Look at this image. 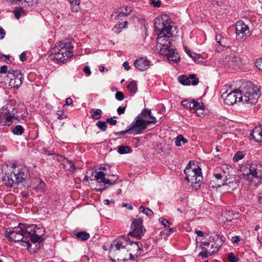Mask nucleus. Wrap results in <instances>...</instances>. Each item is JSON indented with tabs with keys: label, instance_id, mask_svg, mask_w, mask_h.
<instances>
[{
	"label": "nucleus",
	"instance_id": "1",
	"mask_svg": "<svg viewBox=\"0 0 262 262\" xmlns=\"http://www.w3.org/2000/svg\"><path fill=\"white\" fill-rule=\"evenodd\" d=\"M43 228H37L34 225L19 223L17 225V245L26 247L31 253H35L39 248L37 242L42 241Z\"/></svg>",
	"mask_w": 262,
	"mask_h": 262
},
{
	"label": "nucleus",
	"instance_id": "2",
	"mask_svg": "<svg viewBox=\"0 0 262 262\" xmlns=\"http://www.w3.org/2000/svg\"><path fill=\"white\" fill-rule=\"evenodd\" d=\"M155 29L158 34L157 43L160 48L159 52L168 50L171 47L169 38L173 36L176 28L169 19L167 15H161L155 20Z\"/></svg>",
	"mask_w": 262,
	"mask_h": 262
},
{
	"label": "nucleus",
	"instance_id": "3",
	"mask_svg": "<svg viewBox=\"0 0 262 262\" xmlns=\"http://www.w3.org/2000/svg\"><path fill=\"white\" fill-rule=\"evenodd\" d=\"M156 118L151 115V110L144 109L139 114L129 125L130 134L139 135L147 128L150 124H156Z\"/></svg>",
	"mask_w": 262,
	"mask_h": 262
},
{
	"label": "nucleus",
	"instance_id": "4",
	"mask_svg": "<svg viewBox=\"0 0 262 262\" xmlns=\"http://www.w3.org/2000/svg\"><path fill=\"white\" fill-rule=\"evenodd\" d=\"M73 49L71 42L59 41L51 50V58L58 63H66L73 56Z\"/></svg>",
	"mask_w": 262,
	"mask_h": 262
},
{
	"label": "nucleus",
	"instance_id": "5",
	"mask_svg": "<svg viewBox=\"0 0 262 262\" xmlns=\"http://www.w3.org/2000/svg\"><path fill=\"white\" fill-rule=\"evenodd\" d=\"M239 102L247 105L255 104L260 96L259 88L251 82H244L240 86Z\"/></svg>",
	"mask_w": 262,
	"mask_h": 262
},
{
	"label": "nucleus",
	"instance_id": "6",
	"mask_svg": "<svg viewBox=\"0 0 262 262\" xmlns=\"http://www.w3.org/2000/svg\"><path fill=\"white\" fill-rule=\"evenodd\" d=\"M184 173L186 175L185 180L190 183V187L192 190H197L201 185L203 180L201 168L194 163L192 165L188 163Z\"/></svg>",
	"mask_w": 262,
	"mask_h": 262
},
{
	"label": "nucleus",
	"instance_id": "7",
	"mask_svg": "<svg viewBox=\"0 0 262 262\" xmlns=\"http://www.w3.org/2000/svg\"><path fill=\"white\" fill-rule=\"evenodd\" d=\"M244 179L252 182L257 179L259 183L262 179V162H254L247 164V166H242L240 168Z\"/></svg>",
	"mask_w": 262,
	"mask_h": 262
},
{
	"label": "nucleus",
	"instance_id": "8",
	"mask_svg": "<svg viewBox=\"0 0 262 262\" xmlns=\"http://www.w3.org/2000/svg\"><path fill=\"white\" fill-rule=\"evenodd\" d=\"M17 171V186H23L25 188H28L32 186L29 181V171L26 166H20Z\"/></svg>",
	"mask_w": 262,
	"mask_h": 262
},
{
	"label": "nucleus",
	"instance_id": "9",
	"mask_svg": "<svg viewBox=\"0 0 262 262\" xmlns=\"http://www.w3.org/2000/svg\"><path fill=\"white\" fill-rule=\"evenodd\" d=\"M235 34L237 39H245L251 35L249 26L242 20L237 21L235 24Z\"/></svg>",
	"mask_w": 262,
	"mask_h": 262
},
{
	"label": "nucleus",
	"instance_id": "10",
	"mask_svg": "<svg viewBox=\"0 0 262 262\" xmlns=\"http://www.w3.org/2000/svg\"><path fill=\"white\" fill-rule=\"evenodd\" d=\"M241 95L240 93V86L238 89H235L230 91L229 93L225 92L222 95V97L224 102L229 105H232L236 102L239 101V98Z\"/></svg>",
	"mask_w": 262,
	"mask_h": 262
},
{
	"label": "nucleus",
	"instance_id": "11",
	"mask_svg": "<svg viewBox=\"0 0 262 262\" xmlns=\"http://www.w3.org/2000/svg\"><path fill=\"white\" fill-rule=\"evenodd\" d=\"M132 228L133 229L132 231L129 232L127 236L132 235L141 238L146 231L143 226V220L140 218L134 219L132 223Z\"/></svg>",
	"mask_w": 262,
	"mask_h": 262
},
{
	"label": "nucleus",
	"instance_id": "12",
	"mask_svg": "<svg viewBox=\"0 0 262 262\" xmlns=\"http://www.w3.org/2000/svg\"><path fill=\"white\" fill-rule=\"evenodd\" d=\"M14 114L10 115L9 111L7 107H3L0 109V123L2 125H10L12 123V119L14 118Z\"/></svg>",
	"mask_w": 262,
	"mask_h": 262
},
{
	"label": "nucleus",
	"instance_id": "13",
	"mask_svg": "<svg viewBox=\"0 0 262 262\" xmlns=\"http://www.w3.org/2000/svg\"><path fill=\"white\" fill-rule=\"evenodd\" d=\"M132 11L130 7L122 6L118 10L113 12L111 15V18L116 20L119 19L122 17L128 16Z\"/></svg>",
	"mask_w": 262,
	"mask_h": 262
},
{
	"label": "nucleus",
	"instance_id": "14",
	"mask_svg": "<svg viewBox=\"0 0 262 262\" xmlns=\"http://www.w3.org/2000/svg\"><path fill=\"white\" fill-rule=\"evenodd\" d=\"M127 236H121L119 238L118 242H114L113 244L111 245V251H119L121 249H124L126 247V243H127ZM116 254H119V252L117 251Z\"/></svg>",
	"mask_w": 262,
	"mask_h": 262
},
{
	"label": "nucleus",
	"instance_id": "15",
	"mask_svg": "<svg viewBox=\"0 0 262 262\" xmlns=\"http://www.w3.org/2000/svg\"><path fill=\"white\" fill-rule=\"evenodd\" d=\"M179 82L184 85H188L190 83L196 85L199 83V79L195 78L194 74H190L189 77L185 75L180 76L178 78Z\"/></svg>",
	"mask_w": 262,
	"mask_h": 262
},
{
	"label": "nucleus",
	"instance_id": "16",
	"mask_svg": "<svg viewBox=\"0 0 262 262\" xmlns=\"http://www.w3.org/2000/svg\"><path fill=\"white\" fill-rule=\"evenodd\" d=\"M213 178L217 181V185L218 186H229L232 187H235L236 182L235 180L234 181H229L228 182L226 181V179H224V177L220 172H215Z\"/></svg>",
	"mask_w": 262,
	"mask_h": 262
},
{
	"label": "nucleus",
	"instance_id": "17",
	"mask_svg": "<svg viewBox=\"0 0 262 262\" xmlns=\"http://www.w3.org/2000/svg\"><path fill=\"white\" fill-rule=\"evenodd\" d=\"M223 62L230 68L236 69L240 63V59L239 58L234 56H226L223 59Z\"/></svg>",
	"mask_w": 262,
	"mask_h": 262
},
{
	"label": "nucleus",
	"instance_id": "18",
	"mask_svg": "<svg viewBox=\"0 0 262 262\" xmlns=\"http://www.w3.org/2000/svg\"><path fill=\"white\" fill-rule=\"evenodd\" d=\"M127 243H126V249L127 252L130 251L132 253H134L137 255L139 254V251L141 249L142 244L139 242H134L130 241L128 238L127 239Z\"/></svg>",
	"mask_w": 262,
	"mask_h": 262
},
{
	"label": "nucleus",
	"instance_id": "19",
	"mask_svg": "<svg viewBox=\"0 0 262 262\" xmlns=\"http://www.w3.org/2000/svg\"><path fill=\"white\" fill-rule=\"evenodd\" d=\"M134 64L138 70L143 71L149 68V62L147 59L141 57L136 59L134 61Z\"/></svg>",
	"mask_w": 262,
	"mask_h": 262
},
{
	"label": "nucleus",
	"instance_id": "20",
	"mask_svg": "<svg viewBox=\"0 0 262 262\" xmlns=\"http://www.w3.org/2000/svg\"><path fill=\"white\" fill-rule=\"evenodd\" d=\"M161 54L166 56L169 60L174 61L176 63L180 61V57L178 54L174 52L172 47L168 50L161 51Z\"/></svg>",
	"mask_w": 262,
	"mask_h": 262
},
{
	"label": "nucleus",
	"instance_id": "21",
	"mask_svg": "<svg viewBox=\"0 0 262 262\" xmlns=\"http://www.w3.org/2000/svg\"><path fill=\"white\" fill-rule=\"evenodd\" d=\"M231 167L227 164L223 165L221 166L217 167L215 168L214 172H220L223 177L226 181H228L229 178L230 171Z\"/></svg>",
	"mask_w": 262,
	"mask_h": 262
},
{
	"label": "nucleus",
	"instance_id": "22",
	"mask_svg": "<svg viewBox=\"0 0 262 262\" xmlns=\"http://www.w3.org/2000/svg\"><path fill=\"white\" fill-rule=\"evenodd\" d=\"M2 180L6 186L12 187L16 180V174L14 172H11L10 174L8 173V175L3 177Z\"/></svg>",
	"mask_w": 262,
	"mask_h": 262
},
{
	"label": "nucleus",
	"instance_id": "23",
	"mask_svg": "<svg viewBox=\"0 0 262 262\" xmlns=\"http://www.w3.org/2000/svg\"><path fill=\"white\" fill-rule=\"evenodd\" d=\"M185 51L187 55L191 57L195 63H200L203 62V59L200 54L192 52L186 47H185Z\"/></svg>",
	"mask_w": 262,
	"mask_h": 262
},
{
	"label": "nucleus",
	"instance_id": "24",
	"mask_svg": "<svg viewBox=\"0 0 262 262\" xmlns=\"http://www.w3.org/2000/svg\"><path fill=\"white\" fill-rule=\"evenodd\" d=\"M251 136L256 142L262 143V127H255L253 130Z\"/></svg>",
	"mask_w": 262,
	"mask_h": 262
},
{
	"label": "nucleus",
	"instance_id": "25",
	"mask_svg": "<svg viewBox=\"0 0 262 262\" xmlns=\"http://www.w3.org/2000/svg\"><path fill=\"white\" fill-rule=\"evenodd\" d=\"M216 239H217V241H219V244H217V245H216L215 246V248H214V249L213 250H212V251H210V250L207 251V250H206L204 252H200L199 253V255L201 256H202L203 257H207L212 255L213 253L217 252L218 251L219 249H220L221 246L222 244V241L221 239L219 237H217Z\"/></svg>",
	"mask_w": 262,
	"mask_h": 262
},
{
	"label": "nucleus",
	"instance_id": "26",
	"mask_svg": "<svg viewBox=\"0 0 262 262\" xmlns=\"http://www.w3.org/2000/svg\"><path fill=\"white\" fill-rule=\"evenodd\" d=\"M193 109H194L197 115L201 117L203 116L204 114V111L205 110V106L203 103H200L197 102L196 104H195V107H194Z\"/></svg>",
	"mask_w": 262,
	"mask_h": 262
},
{
	"label": "nucleus",
	"instance_id": "27",
	"mask_svg": "<svg viewBox=\"0 0 262 262\" xmlns=\"http://www.w3.org/2000/svg\"><path fill=\"white\" fill-rule=\"evenodd\" d=\"M71 9L73 12H77L80 9L79 0H68Z\"/></svg>",
	"mask_w": 262,
	"mask_h": 262
},
{
	"label": "nucleus",
	"instance_id": "28",
	"mask_svg": "<svg viewBox=\"0 0 262 262\" xmlns=\"http://www.w3.org/2000/svg\"><path fill=\"white\" fill-rule=\"evenodd\" d=\"M7 77L9 78V85L12 88L16 86L14 71H9Z\"/></svg>",
	"mask_w": 262,
	"mask_h": 262
},
{
	"label": "nucleus",
	"instance_id": "29",
	"mask_svg": "<svg viewBox=\"0 0 262 262\" xmlns=\"http://www.w3.org/2000/svg\"><path fill=\"white\" fill-rule=\"evenodd\" d=\"M6 235L9 241L14 242L16 241V231H15L13 229L12 230L11 229H8L6 232Z\"/></svg>",
	"mask_w": 262,
	"mask_h": 262
},
{
	"label": "nucleus",
	"instance_id": "30",
	"mask_svg": "<svg viewBox=\"0 0 262 262\" xmlns=\"http://www.w3.org/2000/svg\"><path fill=\"white\" fill-rule=\"evenodd\" d=\"M196 102H197V101H196L194 100H185L182 101V104L186 108H188L189 109H193L194 107H195Z\"/></svg>",
	"mask_w": 262,
	"mask_h": 262
},
{
	"label": "nucleus",
	"instance_id": "31",
	"mask_svg": "<svg viewBox=\"0 0 262 262\" xmlns=\"http://www.w3.org/2000/svg\"><path fill=\"white\" fill-rule=\"evenodd\" d=\"M181 142L185 144L188 142V140L184 138L183 135H179L176 138L174 143L176 146H181L182 145Z\"/></svg>",
	"mask_w": 262,
	"mask_h": 262
},
{
	"label": "nucleus",
	"instance_id": "32",
	"mask_svg": "<svg viewBox=\"0 0 262 262\" xmlns=\"http://www.w3.org/2000/svg\"><path fill=\"white\" fill-rule=\"evenodd\" d=\"M246 156V153L244 151H237L233 158V161L234 162H237L238 161L243 159L245 156Z\"/></svg>",
	"mask_w": 262,
	"mask_h": 262
},
{
	"label": "nucleus",
	"instance_id": "33",
	"mask_svg": "<svg viewBox=\"0 0 262 262\" xmlns=\"http://www.w3.org/2000/svg\"><path fill=\"white\" fill-rule=\"evenodd\" d=\"M132 149L128 146H119L118 147V152L120 154H125L130 152Z\"/></svg>",
	"mask_w": 262,
	"mask_h": 262
},
{
	"label": "nucleus",
	"instance_id": "34",
	"mask_svg": "<svg viewBox=\"0 0 262 262\" xmlns=\"http://www.w3.org/2000/svg\"><path fill=\"white\" fill-rule=\"evenodd\" d=\"M101 113L102 111L100 109H97L96 110H92L91 111V113H92V117L93 119L98 120L101 118Z\"/></svg>",
	"mask_w": 262,
	"mask_h": 262
},
{
	"label": "nucleus",
	"instance_id": "35",
	"mask_svg": "<svg viewBox=\"0 0 262 262\" xmlns=\"http://www.w3.org/2000/svg\"><path fill=\"white\" fill-rule=\"evenodd\" d=\"M35 180L36 181V182H38V184L37 185V186L33 187V189L42 190L45 188L46 186V184L42 180L39 179H36Z\"/></svg>",
	"mask_w": 262,
	"mask_h": 262
},
{
	"label": "nucleus",
	"instance_id": "36",
	"mask_svg": "<svg viewBox=\"0 0 262 262\" xmlns=\"http://www.w3.org/2000/svg\"><path fill=\"white\" fill-rule=\"evenodd\" d=\"M75 235L83 241L86 240L90 238V234L84 231L78 232L75 234Z\"/></svg>",
	"mask_w": 262,
	"mask_h": 262
},
{
	"label": "nucleus",
	"instance_id": "37",
	"mask_svg": "<svg viewBox=\"0 0 262 262\" xmlns=\"http://www.w3.org/2000/svg\"><path fill=\"white\" fill-rule=\"evenodd\" d=\"M65 169L70 171L73 172L75 170V168L73 163L67 160L64 164Z\"/></svg>",
	"mask_w": 262,
	"mask_h": 262
},
{
	"label": "nucleus",
	"instance_id": "38",
	"mask_svg": "<svg viewBox=\"0 0 262 262\" xmlns=\"http://www.w3.org/2000/svg\"><path fill=\"white\" fill-rule=\"evenodd\" d=\"M124 25H123L122 23L119 24L118 25H116L113 28V31L116 33H120L121 30H118L120 28H125L127 26L128 23L127 21H125L123 23Z\"/></svg>",
	"mask_w": 262,
	"mask_h": 262
},
{
	"label": "nucleus",
	"instance_id": "39",
	"mask_svg": "<svg viewBox=\"0 0 262 262\" xmlns=\"http://www.w3.org/2000/svg\"><path fill=\"white\" fill-rule=\"evenodd\" d=\"M105 174L102 171H98L96 173L95 175V179L98 183H102L103 179L105 178Z\"/></svg>",
	"mask_w": 262,
	"mask_h": 262
},
{
	"label": "nucleus",
	"instance_id": "40",
	"mask_svg": "<svg viewBox=\"0 0 262 262\" xmlns=\"http://www.w3.org/2000/svg\"><path fill=\"white\" fill-rule=\"evenodd\" d=\"M127 89L130 92L135 93L137 90V83L135 81H132L127 85Z\"/></svg>",
	"mask_w": 262,
	"mask_h": 262
},
{
	"label": "nucleus",
	"instance_id": "41",
	"mask_svg": "<svg viewBox=\"0 0 262 262\" xmlns=\"http://www.w3.org/2000/svg\"><path fill=\"white\" fill-rule=\"evenodd\" d=\"M227 258L230 262H238L239 260L238 256L232 252L228 254Z\"/></svg>",
	"mask_w": 262,
	"mask_h": 262
},
{
	"label": "nucleus",
	"instance_id": "42",
	"mask_svg": "<svg viewBox=\"0 0 262 262\" xmlns=\"http://www.w3.org/2000/svg\"><path fill=\"white\" fill-rule=\"evenodd\" d=\"M139 211L140 212H142L148 216H151L153 214V212L151 210L147 208H144L143 206L140 207Z\"/></svg>",
	"mask_w": 262,
	"mask_h": 262
},
{
	"label": "nucleus",
	"instance_id": "43",
	"mask_svg": "<svg viewBox=\"0 0 262 262\" xmlns=\"http://www.w3.org/2000/svg\"><path fill=\"white\" fill-rule=\"evenodd\" d=\"M113 177H114L115 178V179L113 180H108V179H106L105 178H104L102 181V183L104 184H110V185H114L116 183V181L119 178V176H115V175H113L112 176Z\"/></svg>",
	"mask_w": 262,
	"mask_h": 262
},
{
	"label": "nucleus",
	"instance_id": "44",
	"mask_svg": "<svg viewBox=\"0 0 262 262\" xmlns=\"http://www.w3.org/2000/svg\"><path fill=\"white\" fill-rule=\"evenodd\" d=\"M96 125L99 127L102 131H105L107 127V123L104 121H98L96 123Z\"/></svg>",
	"mask_w": 262,
	"mask_h": 262
},
{
	"label": "nucleus",
	"instance_id": "45",
	"mask_svg": "<svg viewBox=\"0 0 262 262\" xmlns=\"http://www.w3.org/2000/svg\"><path fill=\"white\" fill-rule=\"evenodd\" d=\"M255 65L259 70L262 71V58L257 59L255 61Z\"/></svg>",
	"mask_w": 262,
	"mask_h": 262
},
{
	"label": "nucleus",
	"instance_id": "46",
	"mask_svg": "<svg viewBox=\"0 0 262 262\" xmlns=\"http://www.w3.org/2000/svg\"><path fill=\"white\" fill-rule=\"evenodd\" d=\"M115 98L119 101H122L124 99V97L122 92H117L115 94Z\"/></svg>",
	"mask_w": 262,
	"mask_h": 262
},
{
	"label": "nucleus",
	"instance_id": "47",
	"mask_svg": "<svg viewBox=\"0 0 262 262\" xmlns=\"http://www.w3.org/2000/svg\"><path fill=\"white\" fill-rule=\"evenodd\" d=\"M25 14L26 12L22 7L17 8V19H18L21 15Z\"/></svg>",
	"mask_w": 262,
	"mask_h": 262
},
{
	"label": "nucleus",
	"instance_id": "48",
	"mask_svg": "<svg viewBox=\"0 0 262 262\" xmlns=\"http://www.w3.org/2000/svg\"><path fill=\"white\" fill-rule=\"evenodd\" d=\"M160 222L162 224V225L165 227H169L168 224H169V221L167 220H164L162 218L159 219Z\"/></svg>",
	"mask_w": 262,
	"mask_h": 262
},
{
	"label": "nucleus",
	"instance_id": "49",
	"mask_svg": "<svg viewBox=\"0 0 262 262\" xmlns=\"http://www.w3.org/2000/svg\"><path fill=\"white\" fill-rule=\"evenodd\" d=\"M151 5L155 7H160L161 6V2L160 0L156 1L155 0H150Z\"/></svg>",
	"mask_w": 262,
	"mask_h": 262
},
{
	"label": "nucleus",
	"instance_id": "50",
	"mask_svg": "<svg viewBox=\"0 0 262 262\" xmlns=\"http://www.w3.org/2000/svg\"><path fill=\"white\" fill-rule=\"evenodd\" d=\"M125 108H126L125 106H124V107L119 106L117 108V110L118 114L119 115H121L122 114H123L124 113V112H125Z\"/></svg>",
	"mask_w": 262,
	"mask_h": 262
},
{
	"label": "nucleus",
	"instance_id": "51",
	"mask_svg": "<svg viewBox=\"0 0 262 262\" xmlns=\"http://www.w3.org/2000/svg\"><path fill=\"white\" fill-rule=\"evenodd\" d=\"M231 241L234 244H237L241 241V238L238 236H234L231 237Z\"/></svg>",
	"mask_w": 262,
	"mask_h": 262
},
{
	"label": "nucleus",
	"instance_id": "52",
	"mask_svg": "<svg viewBox=\"0 0 262 262\" xmlns=\"http://www.w3.org/2000/svg\"><path fill=\"white\" fill-rule=\"evenodd\" d=\"M215 181L216 180L212 178V180L210 181V185L211 186V187L213 188H217L221 186H218V185H217V183H215Z\"/></svg>",
	"mask_w": 262,
	"mask_h": 262
},
{
	"label": "nucleus",
	"instance_id": "53",
	"mask_svg": "<svg viewBox=\"0 0 262 262\" xmlns=\"http://www.w3.org/2000/svg\"><path fill=\"white\" fill-rule=\"evenodd\" d=\"M19 59L22 62L25 61L27 59V54L26 52H23L20 55H19Z\"/></svg>",
	"mask_w": 262,
	"mask_h": 262
},
{
	"label": "nucleus",
	"instance_id": "54",
	"mask_svg": "<svg viewBox=\"0 0 262 262\" xmlns=\"http://www.w3.org/2000/svg\"><path fill=\"white\" fill-rule=\"evenodd\" d=\"M128 133H129L130 134V130H129V127L125 130L120 131L119 132L116 133L115 134L116 135H123Z\"/></svg>",
	"mask_w": 262,
	"mask_h": 262
},
{
	"label": "nucleus",
	"instance_id": "55",
	"mask_svg": "<svg viewBox=\"0 0 262 262\" xmlns=\"http://www.w3.org/2000/svg\"><path fill=\"white\" fill-rule=\"evenodd\" d=\"M106 122L113 125H116L117 123V120H114L112 118H107Z\"/></svg>",
	"mask_w": 262,
	"mask_h": 262
},
{
	"label": "nucleus",
	"instance_id": "56",
	"mask_svg": "<svg viewBox=\"0 0 262 262\" xmlns=\"http://www.w3.org/2000/svg\"><path fill=\"white\" fill-rule=\"evenodd\" d=\"M6 35V32L2 28L0 27V39L4 38Z\"/></svg>",
	"mask_w": 262,
	"mask_h": 262
},
{
	"label": "nucleus",
	"instance_id": "57",
	"mask_svg": "<svg viewBox=\"0 0 262 262\" xmlns=\"http://www.w3.org/2000/svg\"><path fill=\"white\" fill-rule=\"evenodd\" d=\"M84 72L88 76L90 75L91 72L89 66H85L83 69Z\"/></svg>",
	"mask_w": 262,
	"mask_h": 262
},
{
	"label": "nucleus",
	"instance_id": "58",
	"mask_svg": "<svg viewBox=\"0 0 262 262\" xmlns=\"http://www.w3.org/2000/svg\"><path fill=\"white\" fill-rule=\"evenodd\" d=\"M73 103V100L71 98H68L66 100V103L63 105L64 106H69V105L72 104Z\"/></svg>",
	"mask_w": 262,
	"mask_h": 262
},
{
	"label": "nucleus",
	"instance_id": "59",
	"mask_svg": "<svg viewBox=\"0 0 262 262\" xmlns=\"http://www.w3.org/2000/svg\"><path fill=\"white\" fill-rule=\"evenodd\" d=\"M7 69H8V67L7 66L4 65L3 66L1 67L0 68V73H1V74L6 73L7 72Z\"/></svg>",
	"mask_w": 262,
	"mask_h": 262
},
{
	"label": "nucleus",
	"instance_id": "60",
	"mask_svg": "<svg viewBox=\"0 0 262 262\" xmlns=\"http://www.w3.org/2000/svg\"><path fill=\"white\" fill-rule=\"evenodd\" d=\"M56 114L58 116V119H63V115L64 114H63V112L62 111H61V110L57 111Z\"/></svg>",
	"mask_w": 262,
	"mask_h": 262
},
{
	"label": "nucleus",
	"instance_id": "61",
	"mask_svg": "<svg viewBox=\"0 0 262 262\" xmlns=\"http://www.w3.org/2000/svg\"><path fill=\"white\" fill-rule=\"evenodd\" d=\"M24 132V128L21 125H17V135H21Z\"/></svg>",
	"mask_w": 262,
	"mask_h": 262
},
{
	"label": "nucleus",
	"instance_id": "62",
	"mask_svg": "<svg viewBox=\"0 0 262 262\" xmlns=\"http://www.w3.org/2000/svg\"><path fill=\"white\" fill-rule=\"evenodd\" d=\"M123 67L127 71H128L130 69V67H129V64L127 61H125L123 63Z\"/></svg>",
	"mask_w": 262,
	"mask_h": 262
},
{
	"label": "nucleus",
	"instance_id": "63",
	"mask_svg": "<svg viewBox=\"0 0 262 262\" xmlns=\"http://www.w3.org/2000/svg\"><path fill=\"white\" fill-rule=\"evenodd\" d=\"M3 57H5L7 60H10V55H5L2 53H0V58L2 59Z\"/></svg>",
	"mask_w": 262,
	"mask_h": 262
},
{
	"label": "nucleus",
	"instance_id": "64",
	"mask_svg": "<svg viewBox=\"0 0 262 262\" xmlns=\"http://www.w3.org/2000/svg\"><path fill=\"white\" fill-rule=\"evenodd\" d=\"M122 206L123 207H128V208L129 210H132L133 208L132 205L130 204H126V203H123L122 204Z\"/></svg>",
	"mask_w": 262,
	"mask_h": 262
}]
</instances>
